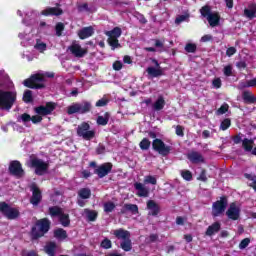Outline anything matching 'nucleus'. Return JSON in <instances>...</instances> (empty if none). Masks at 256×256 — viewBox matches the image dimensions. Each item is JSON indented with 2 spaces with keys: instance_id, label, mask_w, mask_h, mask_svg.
<instances>
[{
  "instance_id": "nucleus-1",
  "label": "nucleus",
  "mask_w": 256,
  "mask_h": 256,
  "mask_svg": "<svg viewBox=\"0 0 256 256\" xmlns=\"http://www.w3.org/2000/svg\"><path fill=\"white\" fill-rule=\"evenodd\" d=\"M46 77H53V74H34L29 79L24 80L23 85H25V87H29L30 89H43V87H45Z\"/></svg>"
},
{
  "instance_id": "nucleus-2",
  "label": "nucleus",
  "mask_w": 256,
  "mask_h": 256,
  "mask_svg": "<svg viewBox=\"0 0 256 256\" xmlns=\"http://www.w3.org/2000/svg\"><path fill=\"white\" fill-rule=\"evenodd\" d=\"M17 99L15 92L3 91L0 89V109L9 111L13 107V103Z\"/></svg>"
},
{
  "instance_id": "nucleus-3",
  "label": "nucleus",
  "mask_w": 256,
  "mask_h": 256,
  "mask_svg": "<svg viewBox=\"0 0 256 256\" xmlns=\"http://www.w3.org/2000/svg\"><path fill=\"white\" fill-rule=\"evenodd\" d=\"M0 213L10 221L18 219L19 215H21L19 208H15L5 202L0 203Z\"/></svg>"
},
{
  "instance_id": "nucleus-4",
  "label": "nucleus",
  "mask_w": 256,
  "mask_h": 256,
  "mask_svg": "<svg viewBox=\"0 0 256 256\" xmlns=\"http://www.w3.org/2000/svg\"><path fill=\"white\" fill-rule=\"evenodd\" d=\"M51 222L47 218H43L36 223V227L32 229V237L33 239H39V237H43L47 231H49V227Z\"/></svg>"
},
{
  "instance_id": "nucleus-5",
  "label": "nucleus",
  "mask_w": 256,
  "mask_h": 256,
  "mask_svg": "<svg viewBox=\"0 0 256 256\" xmlns=\"http://www.w3.org/2000/svg\"><path fill=\"white\" fill-rule=\"evenodd\" d=\"M122 33L123 31L119 27H115L113 30L105 32V35L108 37V43L113 50L121 47V44H119V38Z\"/></svg>"
},
{
  "instance_id": "nucleus-6",
  "label": "nucleus",
  "mask_w": 256,
  "mask_h": 256,
  "mask_svg": "<svg viewBox=\"0 0 256 256\" xmlns=\"http://www.w3.org/2000/svg\"><path fill=\"white\" fill-rule=\"evenodd\" d=\"M77 135L85 141H91V139H95V130H91V126L84 122L77 127Z\"/></svg>"
},
{
  "instance_id": "nucleus-7",
  "label": "nucleus",
  "mask_w": 256,
  "mask_h": 256,
  "mask_svg": "<svg viewBox=\"0 0 256 256\" xmlns=\"http://www.w3.org/2000/svg\"><path fill=\"white\" fill-rule=\"evenodd\" d=\"M202 17H206L210 27H217L219 25V14L211 13L209 6H204L200 9Z\"/></svg>"
},
{
  "instance_id": "nucleus-8",
  "label": "nucleus",
  "mask_w": 256,
  "mask_h": 256,
  "mask_svg": "<svg viewBox=\"0 0 256 256\" xmlns=\"http://www.w3.org/2000/svg\"><path fill=\"white\" fill-rule=\"evenodd\" d=\"M30 167L35 169L36 175H45L47 169H49V164L42 159L32 158L30 160Z\"/></svg>"
},
{
  "instance_id": "nucleus-9",
  "label": "nucleus",
  "mask_w": 256,
  "mask_h": 256,
  "mask_svg": "<svg viewBox=\"0 0 256 256\" xmlns=\"http://www.w3.org/2000/svg\"><path fill=\"white\" fill-rule=\"evenodd\" d=\"M225 209H227V198H221L216 201L212 205V215L213 217H220L225 213Z\"/></svg>"
},
{
  "instance_id": "nucleus-10",
  "label": "nucleus",
  "mask_w": 256,
  "mask_h": 256,
  "mask_svg": "<svg viewBox=\"0 0 256 256\" xmlns=\"http://www.w3.org/2000/svg\"><path fill=\"white\" fill-rule=\"evenodd\" d=\"M152 147L154 151H157V153L163 155L164 157L169 155L171 152V146L165 145V142L161 139H155L152 143Z\"/></svg>"
},
{
  "instance_id": "nucleus-11",
  "label": "nucleus",
  "mask_w": 256,
  "mask_h": 256,
  "mask_svg": "<svg viewBox=\"0 0 256 256\" xmlns=\"http://www.w3.org/2000/svg\"><path fill=\"white\" fill-rule=\"evenodd\" d=\"M226 217L231 221H238L241 217V207L237 203H231L226 211Z\"/></svg>"
},
{
  "instance_id": "nucleus-12",
  "label": "nucleus",
  "mask_w": 256,
  "mask_h": 256,
  "mask_svg": "<svg viewBox=\"0 0 256 256\" xmlns=\"http://www.w3.org/2000/svg\"><path fill=\"white\" fill-rule=\"evenodd\" d=\"M152 63L155 65V67L150 66L146 69V72L148 73L149 77H161L164 75V69L159 65V61L156 59H152Z\"/></svg>"
},
{
  "instance_id": "nucleus-13",
  "label": "nucleus",
  "mask_w": 256,
  "mask_h": 256,
  "mask_svg": "<svg viewBox=\"0 0 256 256\" xmlns=\"http://www.w3.org/2000/svg\"><path fill=\"white\" fill-rule=\"evenodd\" d=\"M68 51L74 56V57H85L87 55V50L83 47H81V44L77 42H73L69 47Z\"/></svg>"
},
{
  "instance_id": "nucleus-14",
  "label": "nucleus",
  "mask_w": 256,
  "mask_h": 256,
  "mask_svg": "<svg viewBox=\"0 0 256 256\" xmlns=\"http://www.w3.org/2000/svg\"><path fill=\"white\" fill-rule=\"evenodd\" d=\"M112 169V163H104L95 170V173L96 175H98V177H100V179H103V177H106V175H109V173H111Z\"/></svg>"
},
{
  "instance_id": "nucleus-15",
  "label": "nucleus",
  "mask_w": 256,
  "mask_h": 256,
  "mask_svg": "<svg viewBox=\"0 0 256 256\" xmlns=\"http://www.w3.org/2000/svg\"><path fill=\"white\" fill-rule=\"evenodd\" d=\"M9 171L15 177H23V175H25V172L23 171V168L21 167V163L19 161L11 162L9 166Z\"/></svg>"
},
{
  "instance_id": "nucleus-16",
  "label": "nucleus",
  "mask_w": 256,
  "mask_h": 256,
  "mask_svg": "<svg viewBox=\"0 0 256 256\" xmlns=\"http://www.w3.org/2000/svg\"><path fill=\"white\" fill-rule=\"evenodd\" d=\"M31 191H32V197L30 199V202L32 205H39V203H41V190H39V188L37 186H35V184H33L31 186Z\"/></svg>"
},
{
  "instance_id": "nucleus-17",
  "label": "nucleus",
  "mask_w": 256,
  "mask_h": 256,
  "mask_svg": "<svg viewBox=\"0 0 256 256\" xmlns=\"http://www.w3.org/2000/svg\"><path fill=\"white\" fill-rule=\"evenodd\" d=\"M111 234L114 235V237H116V239L119 241H125L126 239L131 238V232L123 228L112 230Z\"/></svg>"
},
{
  "instance_id": "nucleus-18",
  "label": "nucleus",
  "mask_w": 256,
  "mask_h": 256,
  "mask_svg": "<svg viewBox=\"0 0 256 256\" xmlns=\"http://www.w3.org/2000/svg\"><path fill=\"white\" fill-rule=\"evenodd\" d=\"M148 215H152V217H157L159 212L161 211V207L154 200H149L147 202Z\"/></svg>"
},
{
  "instance_id": "nucleus-19",
  "label": "nucleus",
  "mask_w": 256,
  "mask_h": 256,
  "mask_svg": "<svg viewBox=\"0 0 256 256\" xmlns=\"http://www.w3.org/2000/svg\"><path fill=\"white\" fill-rule=\"evenodd\" d=\"M187 158L191 163L198 164V163H205V158L203 157V154L197 151H191L187 154Z\"/></svg>"
},
{
  "instance_id": "nucleus-20",
  "label": "nucleus",
  "mask_w": 256,
  "mask_h": 256,
  "mask_svg": "<svg viewBox=\"0 0 256 256\" xmlns=\"http://www.w3.org/2000/svg\"><path fill=\"white\" fill-rule=\"evenodd\" d=\"M55 110V105L48 103L46 106H39L35 109L38 115H50Z\"/></svg>"
},
{
  "instance_id": "nucleus-21",
  "label": "nucleus",
  "mask_w": 256,
  "mask_h": 256,
  "mask_svg": "<svg viewBox=\"0 0 256 256\" xmlns=\"http://www.w3.org/2000/svg\"><path fill=\"white\" fill-rule=\"evenodd\" d=\"M95 33V30H93V27H84L81 30L78 31V37L80 39H89Z\"/></svg>"
},
{
  "instance_id": "nucleus-22",
  "label": "nucleus",
  "mask_w": 256,
  "mask_h": 256,
  "mask_svg": "<svg viewBox=\"0 0 256 256\" xmlns=\"http://www.w3.org/2000/svg\"><path fill=\"white\" fill-rule=\"evenodd\" d=\"M134 187L137 192L138 197H149V189L145 187L142 183H135Z\"/></svg>"
},
{
  "instance_id": "nucleus-23",
  "label": "nucleus",
  "mask_w": 256,
  "mask_h": 256,
  "mask_svg": "<svg viewBox=\"0 0 256 256\" xmlns=\"http://www.w3.org/2000/svg\"><path fill=\"white\" fill-rule=\"evenodd\" d=\"M78 103V111L79 115H85V113H89L91 111V102L89 101H82V102H77Z\"/></svg>"
},
{
  "instance_id": "nucleus-24",
  "label": "nucleus",
  "mask_w": 256,
  "mask_h": 256,
  "mask_svg": "<svg viewBox=\"0 0 256 256\" xmlns=\"http://www.w3.org/2000/svg\"><path fill=\"white\" fill-rule=\"evenodd\" d=\"M165 105V97L158 96L156 101L153 103L152 108L154 109V111H162V109H165Z\"/></svg>"
},
{
  "instance_id": "nucleus-25",
  "label": "nucleus",
  "mask_w": 256,
  "mask_h": 256,
  "mask_svg": "<svg viewBox=\"0 0 256 256\" xmlns=\"http://www.w3.org/2000/svg\"><path fill=\"white\" fill-rule=\"evenodd\" d=\"M219 231H221V223L215 222L208 227L206 235H208V237H211L212 235H215V233H219Z\"/></svg>"
},
{
  "instance_id": "nucleus-26",
  "label": "nucleus",
  "mask_w": 256,
  "mask_h": 256,
  "mask_svg": "<svg viewBox=\"0 0 256 256\" xmlns=\"http://www.w3.org/2000/svg\"><path fill=\"white\" fill-rule=\"evenodd\" d=\"M244 15L248 19H255L256 17V5L252 4L247 9L244 10Z\"/></svg>"
},
{
  "instance_id": "nucleus-27",
  "label": "nucleus",
  "mask_w": 256,
  "mask_h": 256,
  "mask_svg": "<svg viewBox=\"0 0 256 256\" xmlns=\"http://www.w3.org/2000/svg\"><path fill=\"white\" fill-rule=\"evenodd\" d=\"M34 49L39 53H45V51H47V44L42 40L37 39L34 45Z\"/></svg>"
},
{
  "instance_id": "nucleus-28",
  "label": "nucleus",
  "mask_w": 256,
  "mask_h": 256,
  "mask_svg": "<svg viewBox=\"0 0 256 256\" xmlns=\"http://www.w3.org/2000/svg\"><path fill=\"white\" fill-rule=\"evenodd\" d=\"M63 10L57 7L47 8L46 10L42 11V15H61Z\"/></svg>"
},
{
  "instance_id": "nucleus-29",
  "label": "nucleus",
  "mask_w": 256,
  "mask_h": 256,
  "mask_svg": "<svg viewBox=\"0 0 256 256\" xmlns=\"http://www.w3.org/2000/svg\"><path fill=\"white\" fill-rule=\"evenodd\" d=\"M54 237L59 241H63V239H67V231L62 228H58L54 231Z\"/></svg>"
},
{
  "instance_id": "nucleus-30",
  "label": "nucleus",
  "mask_w": 256,
  "mask_h": 256,
  "mask_svg": "<svg viewBox=\"0 0 256 256\" xmlns=\"http://www.w3.org/2000/svg\"><path fill=\"white\" fill-rule=\"evenodd\" d=\"M125 211H130L134 215H137V213H139V207L135 204H125L122 213H125Z\"/></svg>"
},
{
  "instance_id": "nucleus-31",
  "label": "nucleus",
  "mask_w": 256,
  "mask_h": 256,
  "mask_svg": "<svg viewBox=\"0 0 256 256\" xmlns=\"http://www.w3.org/2000/svg\"><path fill=\"white\" fill-rule=\"evenodd\" d=\"M120 247L121 249H123V251H131V249H133V245L131 244V238H126V240H122V242L120 243Z\"/></svg>"
},
{
  "instance_id": "nucleus-32",
  "label": "nucleus",
  "mask_w": 256,
  "mask_h": 256,
  "mask_svg": "<svg viewBox=\"0 0 256 256\" xmlns=\"http://www.w3.org/2000/svg\"><path fill=\"white\" fill-rule=\"evenodd\" d=\"M242 99L245 103H255V96L250 91H244L242 94Z\"/></svg>"
},
{
  "instance_id": "nucleus-33",
  "label": "nucleus",
  "mask_w": 256,
  "mask_h": 256,
  "mask_svg": "<svg viewBox=\"0 0 256 256\" xmlns=\"http://www.w3.org/2000/svg\"><path fill=\"white\" fill-rule=\"evenodd\" d=\"M55 249H57V245L55 244V242H49L45 246V251L47 255H50V256H55Z\"/></svg>"
},
{
  "instance_id": "nucleus-34",
  "label": "nucleus",
  "mask_w": 256,
  "mask_h": 256,
  "mask_svg": "<svg viewBox=\"0 0 256 256\" xmlns=\"http://www.w3.org/2000/svg\"><path fill=\"white\" fill-rule=\"evenodd\" d=\"M49 213L51 217H61L63 209L59 208V206H53L49 208Z\"/></svg>"
},
{
  "instance_id": "nucleus-35",
  "label": "nucleus",
  "mask_w": 256,
  "mask_h": 256,
  "mask_svg": "<svg viewBox=\"0 0 256 256\" xmlns=\"http://www.w3.org/2000/svg\"><path fill=\"white\" fill-rule=\"evenodd\" d=\"M247 87H256V78L247 80L246 82H240L238 85V89H245Z\"/></svg>"
},
{
  "instance_id": "nucleus-36",
  "label": "nucleus",
  "mask_w": 256,
  "mask_h": 256,
  "mask_svg": "<svg viewBox=\"0 0 256 256\" xmlns=\"http://www.w3.org/2000/svg\"><path fill=\"white\" fill-rule=\"evenodd\" d=\"M83 215H85L88 221H95L97 219V212L89 209H85Z\"/></svg>"
},
{
  "instance_id": "nucleus-37",
  "label": "nucleus",
  "mask_w": 256,
  "mask_h": 256,
  "mask_svg": "<svg viewBox=\"0 0 256 256\" xmlns=\"http://www.w3.org/2000/svg\"><path fill=\"white\" fill-rule=\"evenodd\" d=\"M59 221L63 227H69L71 220H69V214H62L59 216Z\"/></svg>"
},
{
  "instance_id": "nucleus-38",
  "label": "nucleus",
  "mask_w": 256,
  "mask_h": 256,
  "mask_svg": "<svg viewBox=\"0 0 256 256\" xmlns=\"http://www.w3.org/2000/svg\"><path fill=\"white\" fill-rule=\"evenodd\" d=\"M80 199H89L91 197V190L89 188H82L78 191Z\"/></svg>"
},
{
  "instance_id": "nucleus-39",
  "label": "nucleus",
  "mask_w": 256,
  "mask_h": 256,
  "mask_svg": "<svg viewBox=\"0 0 256 256\" xmlns=\"http://www.w3.org/2000/svg\"><path fill=\"white\" fill-rule=\"evenodd\" d=\"M68 115H75V113L79 114V106L78 103H72L70 106L67 107Z\"/></svg>"
},
{
  "instance_id": "nucleus-40",
  "label": "nucleus",
  "mask_w": 256,
  "mask_h": 256,
  "mask_svg": "<svg viewBox=\"0 0 256 256\" xmlns=\"http://www.w3.org/2000/svg\"><path fill=\"white\" fill-rule=\"evenodd\" d=\"M242 147L245 149V151H253V140L245 138L242 141Z\"/></svg>"
},
{
  "instance_id": "nucleus-41",
  "label": "nucleus",
  "mask_w": 256,
  "mask_h": 256,
  "mask_svg": "<svg viewBox=\"0 0 256 256\" xmlns=\"http://www.w3.org/2000/svg\"><path fill=\"white\" fill-rule=\"evenodd\" d=\"M98 125H107L109 123V113H105L104 116H99L97 118Z\"/></svg>"
},
{
  "instance_id": "nucleus-42",
  "label": "nucleus",
  "mask_w": 256,
  "mask_h": 256,
  "mask_svg": "<svg viewBox=\"0 0 256 256\" xmlns=\"http://www.w3.org/2000/svg\"><path fill=\"white\" fill-rule=\"evenodd\" d=\"M197 51V44L195 43H187L185 46L186 53H195Z\"/></svg>"
},
{
  "instance_id": "nucleus-43",
  "label": "nucleus",
  "mask_w": 256,
  "mask_h": 256,
  "mask_svg": "<svg viewBox=\"0 0 256 256\" xmlns=\"http://www.w3.org/2000/svg\"><path fill=\"white\" fill-rule=\"evenodd\" d=\"M144 183L150 184V185H157V178L151 175L145 176Z\"/></svg>"
},
{
  "instance_id": "nucleus-44",
  "label": "nucleus",
  "mask_w": 256,
  "mask_h": 256,
  "mask_svg": "<svg viewBox=\"0 0 256 256\" xmlns=\"http://www.w3.org/2000/svg\"><path fill=\"white\" fill-rule=\"evenodd\" d=\"M149 147H151V141H149V139H147V138H144L140 142V149H142L143 151H147V149H149Z\"/></svg>"
},
{
  "instance_id": "nucleus-45",
  "label": "nucleus",
  "mask_w": 256,
  "mask_h": 256,
  "mask_svg": "<svg viewBox=\"0 0 256 256\" xmlns=\"http://www.w3.org/2000/svg\"><path fill=\"white\" fill-rule=\"evenodd\" d=\"M23 101H25V103H31V101H33V93L31 92V90H27L24 92Z\"/></svg>"
},
{
  "instance_id": "nucleus-46",
  "label": "nucleus",
  "mask_w": 256,
  "mask_h": 256,
  "mask_svg": "<svg viewBox=\"0 0 256 256\" xmlns=\"http://www.w3.org/2000/svg\"><path fill=\"white\" fill-rule=\"evenodd\" d=\"M246 177L248 179V185L250 187H253L254 191H256V179L255 176L251 175V174H246Z\"/></svg>"
},
{
  "instance_id": "nucleus-47",
  "label": "nucleus",
  "mask_w": 256,
  "mask_h": 256,
  "mask_svg": "<svg viewBox=\"0 0 256 256\" xmlns=\"http://www.w3.org/2000/svg\"><path fill=\"white\" fill-rule=\"evenodd\" d=\"M114 209H115V203H113V202L104 203L105 213H111Z\"/></svg>"
},
{
  "instance_id": "nucleus-48",
  "label": "nucleus",
  "mask_w": 256,
  "mask_h": 256,
  "mask_svg": "<svg viewBox=\"0 0 256 256\" xmlns=\"http://www.w3.org/2000/svg\"><path fill=\"white\" fill-rule=\"evenodd\" d=\"M181 175L185 181H191L193 179V174L189 170H182Z\"/></svg>"
},
{
  "instance_id": "nucleus-49",
  "label": "nucleus",
  "mask_w": 256,
  "mask_h": 256,
  "mask_svg": "<svg viewBox=\"0 0 256 256\" xmlns=\"http://www.w3.org/2000/svg\"><path fill=\"white\" fill-rule=\"evenodd\" d=\"M229 127H231V120L225 119L224 121H222V123L220 125V129L222 131H227V129H229Z\"/></svg>"
},
{
  "instance_id": "nucleus-50",
  "label": "nucleus",
  "mask_w": 256,
  "mask_h": 256,
  "mask_svg": "<svg viewBox=\"0 0 256 256\" xmlns=\"http://www.w3.org/2000/svg\"><path fill=\"white\" fill-rule=\"evenodd\" d=\"M18 121H23L24 124L29 123L31 121V115L24 113L18 117Z\"/></svg>"
},
{
  "instance_id": "nucleus-51",
  "label": "nucleus",
  "mask_w": 256,
  "mask_h": 256,
  "mask_svg": "<svg viewBox=\"0 0 256 256\" xmlns=\"http://www.w3.org/2000/svg\"><path fill=\"white\" fill-rule=\"evenodd\" d=\"M249 243H251V240L249 238L243 239L239 244V249H247V247H249Z\"/></svg>"
},
{
  "instance_id": "nucleus-52",
  "label": "nucleus",
  "mask_w": 256,
  "mask_h": 256,
  "mask_svg": "<svg viewBox=\"0 0 256 256\" xmlns=\"http://www.w3.org/2000/svg\"><path fill=\"white\" fill-rule=\"evenodd\" d=\"M101 247H102V249H111V247H112L111 240H109L108 238H105L101 242Z\"/></svg>"
},
{
  "instance_id": "nucleus-53",
  "label": "nucleus",
  "mask_w": 256,
  "mask_h": 256,
  "mask_svg": "<svg viewBox=\"0 0 256 256\" xmlns=\"http://www.w3.org/2000/svg\"><path fill=\"white\" fill-rule=\"evenodd\" d=\"M64 29H65V25H63V23H58L56 25V35H57V37H61Z\"/></svg>"
},
{
  "instance_id": "nucleus-54",
  "label": "nucleus",
  "mask_w": 256,
  "mask_h": 256,
  "mask_svg": "<svg viewBox=\"0 0 256 256\" xmlns=\"http://www.w3.org/2000/svg\"><path fill=\"white\" fill-rule=\"evenodd\" d=\"M221 78H214L212 81V86L214 87V89H221Z\"/></svg>"
},
{
  "instance_id": "nucleus-55",
  "label": "nucleus",
  "mask_w": 256,
  "mask_h": 256,
  "mask_svg": "<svg viewBox=\"0 0 256 256\" xmlns=\"http://www.w3.org/2000/svg\"><path fill=\"white\" fill-rule=\"evenodd\" d=\"M189 19V15H180L175 19L176 25H180V23H183V21H187Z\"/></svg>"
},
{
  "instance_id": "nucleus-56",
  "label": "nucleus",
  "mask_w": 256,
  "mask_h": 256,
  "mask_svg": "<svg viewBox=\"0 0 256 256\" xmlns=\"http://www.w3.org/2000/svg\"><path fill=\"white\" fill-rule=\"evenodd\" d=\"M224 75L226 77H231L233 75V67L231 65L224 67Z\"/></svg>"
},
{
  "instance_id": "nucleus-57",
  "label": "nucleus",
  "mask_w": 256,
  "mask_h": 256,
  "mask_svg": "<svg viewBox=\"0 0 256 256\" xmlns=\"http://www.w3.org/2000/svg\"><path fill=\"white\" fill-rule=\"evenodd\" d=\"M226 111H229V104H223L217 111L218 115H224Z\"/></svg>"
},
{
  "instance_id": "nucleus-58",
  "label": "nucleus",
  "mask_w": 256,
  "mask_h": 256,
  "mask_svg": "<svg viewBox=\"0 0 256 256\" xmlns=\"http://www.w3.org/2000/svg\"><path fill=\"white\" fill-rule=\"evenodd\" d=\"M109 103L107 98H102L96 102V107H105Z\"/></svg>"
},
{
  "instance_id": "nucleus-59",
  "label": "nucleus",
  "mask_w": 256,
  "mask_h": 256,
  "mask_svg": "<svg viewBox=\"0 0 256 256\" xmlns=\"http://www.w3.org/2000/svg\"><path fill=\"white\" fill-rule=\"evenodd\" d=\"M123 69V62L121 61H116L113 63V70L114 71H121Z\"/></svg>"
},
{
  "instance_id": "nucleus-60",
  "label": "nucleus",
  "mask_w": 256,
  "mask_h": 256,
  "mask_svg": "<svg viewBox=\"0 0 256 256\" xmlns=\"http://www.w3.org/2000/svg\"><path fill=\"white\" fill-rule=\"evenodd\" d=\"M164 45H165L164 41H161L159 39L155 40V47H158V49H159L158 51L162 52Z\"/></svg>"
},
{
  "instance_id": "nucleus-61",
  "label": "nucleus",
  "mask_w": 256,
  "mask_h": 256,
  "mask_svg": "<svg viewBox=\"0 0 256 256\" xmlns=\"http://www.w3.org/2000/svg\"><path fill=\"white\" fill-rule=\"evenodd\" d=\"M237 53V49L235 47H230L226 51L227 57H233Z\"/></svg>"
},
{
  "instance_id": "nucleus-62",
  "label": "nucleus",
  "mask_w": 256,
  "mask_h": 256,
  "mask_svg": "<svg viewBox=\"0 0 256 256\" xmlns=\"http://www.w3.org/2000/svg\"><path fill=\"white\" fill-rule=\"evenodd\" d=\"M200 41H201V43H208V41H213V36L206 34L201 37Z\"/></svg>"
},
{
  "instance_id": "nucleus-63",
  "label": "nucleus",
  "mask_w": 256,
  "mask_h": 256,
  "mask_svg": "<svg viewBox=\"0 0 256 256\" xmlns=\"http://www.w3.org/2000/svg\"><path fill=\"white\" fill-rule=\"evenodd\" d=\"M135 17L140 21V23H147V19H145V16H143V14L136 12Z\"/></svg>"
},
{
  "instance_id": "nucleus-64",
  "label": "nucleus",
  "mask_w": 256,
  "mask_h": 256,
  "mask_svg": "<svg viewBox=\"0 0 256 256\" xmlns=\"http://www.w3.org/2000/svg\"><path fill=\"white\" fill-rule=\"evenodd\" d=\"M158 236L156 234H151L147 239L146 243H155L157 241Z\"/></svg>"
}]
</instances>
